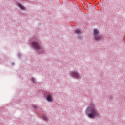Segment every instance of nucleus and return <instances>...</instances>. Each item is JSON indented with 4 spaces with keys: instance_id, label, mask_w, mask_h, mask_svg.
<instances>
[{
    "instance_id": "423d86ee",
    "label": "nucleus",
    "mask_w": 125,
    "mask_h": 125,
    "mask_svg": "<svg viewBox=\"0 0 125 125\" xmlns=\"http://www.w3.org/2000/svg\"><path fill=\"white\" fill-rule=\"evenodd\" d=\"M17 5H18V7L20 8L21 10H24V11H26L27 10V8L26 7L24 6L22 4L17 2Z\"/></svg>"
},
{
    "instance_id": "f257e3e1",
    "label": "nucleus",
    "mask_w": 125,
    "mask_h": 125,
    "mask_svg": "<svg viewBox=\"0 0 125 125\" xmlns=\"http://www.w3.org/2000/svg\"><path fill=\"white\" fill-rule=\"evenodd\" d=\"M29 44L34 50H36L37 52H39V54L44 53V50L42 49L40 37L37 36H34L32 37L29 40Z\"/></svg>"
},
{
    "instance_id": "f8f14e48",
    "label": "nucleus",
    "mask_w": 125,
    "mask_h": 125,
    "mask_svg": "<svg viewBox=\"0 0 125 125\" xmlns=\"http://www.w3.org/2000/svg\"><path fill=\"white\" fill-rule=\"evenodd\" d=\"M21 54H20V53H19V54H18V57H19V58H21Z\"/></svg>"
},
{
    "instance_id": "20e7f679",
    "label": "nucleus",
    "mask_w": 125,
    "mask_h": 125,
    "mask_svg": "<svg viewBox=\"0 0 125 125\" xmlns=\"http://www.w3.org/2000/svg\"><path fill=\"white\" fill-rule=\"evenodd\" d=\"M71 77L75 78V79H79L80 78V74L76 71H71L69 73Z\"/></svg>"
},
{
    "instance_id": "1a4fd4ad",
    "label": "nucleus",
    "mask_w": 125,
    "mask_h": 125,
    "mask_svg": "<svg viewBox=\"0 0 125 125\" xmlns=\"http://www.w3.org/2000/svg\"><path fill=\"white\" fill-rule=\"evenodd\" d=\"M31 81L33 82L34 83H37V82H36V78L35 77H32L31 78H30Z\"/></svg>"
},
{
    "instance_id": "39448f33",
    "label": "nucleus",
    "mask_w": 125,
    "mask_h": 125,
    "mask_svg": "<svg viewBox=\"0 0 125 125\" xmlns=\"http://www.w3.org/2000/svg\"><path fill=\"white\" fill-rule=\"evenodd\" d=\"M45 97L46 98L47 101L48 102H52L53 98L51 94L47 93L45 95Z\"/></svg>"
},
{
    "instance_id": "0eeeda50",
    "label": "nucleus",
    "mask_w": 125,
    "mask_h": 125,
    "mask_svg": "<svg viewBox=\"0 0 125 125\" xmlns=\"http://www.w3.org/2000/svg\"><path fill=\"white\" fill-rule=\"evenodd\" d=\"M74 33L75 34H77V35H82V30H81L79 28H77L74 30Z\"/></svg>"
},
{
    "instance_id": "9d476101",
    "label": "nucleus",
    "mask_w": 125,
    "mask_h": 125,
    "mask_svg": "<svg viewBox=\"0 0 125 125\" xmlns=\"http://www.w3.org/2000/svg\"><path fill=\"white\" fill-rule=\"evenodd\" d=\"M77 38L78 39V40H83V37L82 36V35H81V34H79L78 35Z\"/></svg>"
},
{
    "instance_id": "7ed1b4c3",
    "label": "nucleus",
    "mask_w": 125,
    "mask_h": 125,
    "mask_svg": "<svg viewBox=\"0 0 125 125\" xmlns=\"http://www.w3.org/2000/svg\"><path fill=\"white\" fill-rule=\"evenodd\" d=\"M99 34H100V32L98 29L96 28L94 29L93 37L94 38V40H95L96 42H100V41H102L103 40V37H102V36H99Z\"/></svg>"
},
{
    "instance_id": "ddd939ff",
    "label": "nucleus",
    "mask_w": 125,
    "mask_h": 125,
    "mask_svg": "<svg viewBox=\"0 0 125 125\" xmlns=\"http://www.w3.org/2000/svg\"><path fill=\"white\" fill-rule=\"evenodd\" d=\"M109 99H113V96H110L109 97Z\"/></svg>"
},
{
    "instance_id": "f03ea898",
    "label": "nucleus",
    "mask_w": 125,
    "mask_h": 125,
    "mask_svg": "<svg viewBox=\"0 0 125 125\" xmlns=\"http://www.w3.org/2000/svg\"><path fill=\"white\" fill-rule=\"evenodd\" d=\"M85 114L90 119H96L100 116L99 112L96 108V106L92 102L90 103L89 106L86 109Z\"/></svg>"
},
{
    "instance_id": "6e6552de",
    "label": "nucleus",
    "mask_w": 125,
    "mask_h": 125,
    "mask_svg": "<svg viewBox=\"0 0 125 125\" xmlns=\"http://www.w3.org/2000/svg\"><path fill=\"white\" fill-rule=\"evenodd\" d=\"M42 119L43 120H44V121H46L47 122L48 121V118L47 117V116H46V115H43Z\"/></svg>"
},
{
    "instance_id": "4468645a",
    "label": "nucleus",
    "mask_w": 125,
    "mask_h": 125,
    "mask_svg": "<svg viewBox=\"0 0 125 125\" xmlns=\"http://www.w3.org/2000/svg\"><path fill=\"white\" fill-rule=\"evenodd\" d=\"M11 65H12V66H14V65H15V62H12L11 63Z\"/></svg>"
},
{
    "instance_id": "2eb2a0df",
    "label": "nucleus",
    "mask_w": 125,
    "mask_h": 125,
    "mask_svg": "<svg viewBox=\"0 0 125 125\" xmlns=\"http://www.w3.org/2000/svg\"><path fill=\"white\" fill-rule=\"evenodd\" d=\"M100 2H101V0H100Z\"/></svg>"
},
{
    "instance_id": "9b49d317",
    "label": "nucleus",
    "mask_w": 125,
    "mask_h": 125,
    "mask_svg": "<svg viewBox=\"0 0 125 125\" xmlns=\"http://www.w3.org/2000/svg\"><path fill=\"white\" fill-rule=\"evenodd\" d=\"M32 106L33 108H34V109H38V105H35V104H32Z\"/></svg>"
}]
</instances>
